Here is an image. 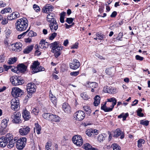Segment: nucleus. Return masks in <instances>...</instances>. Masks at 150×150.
Instances as JSON below:
<instances>
[{
    "mask_svg": "<svg viewBox=\"0 0 150 150\" xmlns=\"http://www.w3.org/2000/svg\"><path fill=\"white\" fill-rule=\"evenodd\" d=\"M36 86L33 83H28L26 85V90L28 93L33 94L36 91Z\"/></svg>",
    "mask_w": 150,
    "mask_h": 150,
    "instance_id": "1a4fd4ad",
    "label": "nucleus"
},
{
    "mask_svg": "<svg viewBox=\"0 0 150 150\" xmlns=\"http://www.w3.org/2000/svg\"><path fill=\"white\" fill-rule=\"evenodd\" d=\"M33 45H30L27 47L23 50V53L26 54L29 53L33 50Z\"/></svg>",
    "mask_w": 150,
    "mask_h": 150,
    "instance_id": "bb28decb",
    "label": "nucleus"
},
{
    "mask_svg": "<svg viewBox=\"0 0 150 150\" xmlns=\"http://www.w3.org/2000/svg\"><path fill=\"white\" fill-rule=\"evenodd\" d=\"M55 15L52 13H50L47 16V20L49 22H52L56 21L55 18Z\"/></svg>",
    "mask_w": 150,
    "mask_h": 150,
    "instance_id": "6ab92c4d",
    "label": "nucleus"
},
{
    "mask_svg": "<svg viewBox=\"0 0 150 150\" xmlns=\"http://www.w3.org/2000/svg\"><path fill=\"white\" fill-rule=\"evenodd\" d=\"M33 8L37 12H38L40 10L39 6L35 4L33 5Z\"/></svg>",
    "mask_w": 150,
    "mask_h": 150,
    "instance_id": "13d9d810",
    "label": "nucleus"
},
{
    "mask_svg": "<svg viewBox=\"0 0 150 150\" xmlns=\"http://www.w3.org/2000/svg\"><path fill=\"white\" fill-rule=\"evenodd\" d=\"M80 96L84 100H87L89 99L88 96L86 93L81 94Z\"/></svg>",
    "mask_w": 150,
    "mask_h": 150,
    "instance_id": "c03bdc74",
    "label": "nucleus"
},
{
    "mask_svg": "<svg viewBox=\"0 0 150 150\" xmlns=\"http://www.w3.org/2000/svg\"><path fill=\"white\" fill-rule=\"evenodd\" d=\"M17 61V58L14 57L9 59L8 63L10 64H12L14 63Z\"/></svg>",
    "mask_w": 150,
    "mask_h": 150,
    "instance_id": "58836bf2",
    "label": "nucleus"
},
{
    "mask_svg": "<svg viewBox=\"0 0 150 150\" xmlns=\"http://www.w3.org/2000/svg\"><path fill=\"white\" fill-rule=\"evenodd\" d=\"M120 135H121L120 138L121 139H122L124 138V134L123 132L121 131L120 129L117 128L114 132L113 137H117Z\"/></svg>",
    "mask_w": 150,
    "mask_h": 150,
    "instance_id": "dca6fc26",
    "label": "nucleus"
},
{
    "mask_svg": "<svg viewBox=\"0 0 150 150\" xmlns=\"http://www.w3.org/2000/svg\"><path fill=\"white\" fill-rule=\"evenodd\" d=\"M69 65L71 69L75 70L79 67L80 63L78 60L75 59L72 63H70Z\"/></svg>",
    "mask_w": 150,
    "mask_h": 150,
    "instance_id": "ddd939ff",
    "label": "nucleus"
},
{
    "mask_svg": "<svg viewBox=\"0 0 150 150\" xmlns=\"http://www.w3.org/2000/svg\"><path fill=\"white\" fill-rule=\"evenodd\" d=\"M91 131V133L92 134V137L94 136L95 135H97L98 134V131L96 129H90Z\"/></svg>",
    "mask_w": 150,
    "mask_h": 150,
    "instance_id": "09e8293b",
    "label": "nucleus"
},
{
    "mask_svg": "<svg viewBox=\"0 0 150 150\" xmlns=\"http://www.w3.org/2000/svg\"><path fill=\"white\" fill-rule=\"evenodd\" d=\"M73 21V19L71 18H67L66 21L69 24H70L72 23Z\"/></svg>",
    "mask_w": 150,
    "mask_h": 150,
    "instance_id": "052dcab7",
    "label": "nucleus"
},
{
    "mask_svg": "<svg viewBox=\"0 0 150 150\" xmlns=\"http://www.w3.org/2000/svg\"><path fill=\"white\" fill-rule=\"evenodd\" d=\"M84 110L87 114H90L91 112V110L90 108L88 106H85L83 107Z\"/></svg>",
    "mask_w": 150,
    "mask_h": 150,
    "instance_id": "4c0bfd02",
    "label": "nucleus"
},
{
    "mask_svg": "<svg viewBox=\"0 0 150 150\" xmlns=\"http://www.w3.org/2000/svg\"><path fill=\"white\" fill-rule=\"evenodd\" d=\"M105 139L104 136L102 134H99L98 138V141L101 142Z\"/></svg>",
    "mask_w": 150,
    "mask_h": 150,
    "instance_id": "6e6d98bb",
    "label": "nucleus"
},
{
    "mask_svg": "<svg viewBox=\"0 0 150 150\" xmlns=\"http://www.w3.org/2000/svg\"><path fill=\"white\" fill-rule=\"evenodd\" d=\"M106 103L105 102L104 104L101 105V110H103L105 112H110L112 110V109L110 107V108H108L106 106Z\"/></svg>",
    "mask_w": 150,
    "mask_h": 150,
    "instance_id": "b1692460",
    "label": "nucleus"
},
{
    "mask_svg": "<svg viewBox=\"0 0 150 150\" xmlns=\"http://www.w3.org/2000/svg\"><path fill=\"white\" fill-rule=\"evenodd\" d=\"M79 43L78 42H76L74 44L72 45L71 47V49H77L78 47Z\"/></svg>",
    "mask_w": 150,
    "mask_h": 150,
    "instance_id": "774afa93",
    "label": "nucleus"
},
{
    "mask_svg": "<svg viewBox=\"0 0 150 150\" xmlns=\"http://www.w3.org/2000/svg\"><path fill=\"white\" fill-rule=\"evenodd\" d=\"M26 142V139L25 137H21L17 141L16 147L18 150H22L25 147Z\"/></svg>",
    "mask_w": 150,
    "mask_h": 150,
    "instance_id": "423d86ee",
    "label": "nucleus"
},
{
    "mask_svg": "<svg viewBox=\"0 0 150 150\" xmlns=\"http://www.w3.org/2000/svg\"><path fill=\"white\" fill-rule=\"evenodd\" d=\"M103 91L105 93H110L111 92V88L108 86L104 87L103 89Z\"/></svg>",
    "mask_w": 150,
    "mask_h": 150,
    "instance_id": "a18cd8bd",
    "label": "nucleus"
},
{
    "mask_svg": "<svg viewBox=\"0 0 150 150\" xmlns=\"http://www.w3.org/2000/svg\"><path fill=\"white\" fill-rule=\"evenodd\" d=\"M4 139V136H2L0 138V146L1 147H5L8 143Z\"/></svg>",
    "mask_w": 150,
    "mask_h": 150,
    "instance_id": "4be33fe9",
    "label": "nucleus"
},
{
    "mask_svg": "<svg viewBox=\"0 0 150 150\" xmlns=\"http://www.w3.org/2000/svg\"><path fill=\"white\" fill-rule=\"evenodd\" d=\"M13 140L8 142V143H9L7 145V147L8 148L11 149L14 146L16 142H13Z\"/></svg>",
    "mask_w": 150,
    "mask_h": 150,
    "instance_id": "a19ab883",
    "label": "nucleus"
},
{
    "mask_svg": "<svg viewBox=\"0 0 150 150\" xmlns=\"http://www.w3.org/2000/svg\"><path fill=\"white\" fill-rule=\"evenodd\" d=\"M52 114L49 113H45L42 114V116L45 119L50 121Z\"/></svg>",
    "mask_w": 150,
    "mask_h": 150,
    "instance_id": "7c9ffc66",
    "label": "nucleus"
},
{
    "mask_svg": "<svg viewBox=\"0 0 150 150\" xmlns=\"http://www.w3.org/2000/svg\"><path fill=\"white\" fill-rule=\"evenodd\" d=\"M30 129L29 127L26 126H22L19 129V132L20 134L22 135H25L29 132Z\"/></svg>",
    "mask_w": 150,
    "mask_h": 150,
    "instance_id": "f8f14e48",
    "label": "nucleus"
},
{
    "mask_svg": "<svg viewBox=\"0 0 150 150\" xmlns=\"http://www.w3.org/2000/svg\"><path fill=\"white\" fill-rule=\"evenodd\" d=\"M57 35V33H53L52 34L51 36L49 37V39L52 40Z\"/></svg>",
    "mask_w": 150,
    "mask_h": 150,
    "instance_id": "bf43d9fd",
    "label": "nucleus"
},
{
    "mask_svg": "<svg viewBox=\"0 0 150 150\" xmlns=\"http://www.w3.org/2000/svg\"><path fill=\"white\" fill-rule=\"evenodd\" d=\"M84 149L86 150H97L96 148L93 147L88 143H86L84 145Z\"/></svg>",
    "mask_w": 150,
    "mask_h": 150,
    "instance_id": "cd10ccee",
    "label": "nucleus"
},
{
    "mask_svg": "<svg viewBox=\"0 0 150 150\" xmlns=\"http://www.w3.org/2000/svg\"><path fill=\"white\" fill-rule=\"evenodd\" d=\"M40 63L38 61H34L30 66V68L33 73H36L44 70V68L41 66H39Z\"/></svg>",
    "mask_w": 150,
    "mask_h": 150,
    "instance_id": "7ed1b4c3",
    "label": "nucleus"
},
{
    "mask_svg": "<svg viewBox=\"0 0 150 150\" xmlns=\"http://www.w3.org/2000/svg\"><path fill=\"white\" fill-rule=\"evenodd\" d=\"M10 80L12 84L15 86L22 85L24 81L20 77L13 76L10 78Z\"/></svg>",
    "mask_w": 150,
    "mask_h": 150,
    "instance_id": "39448f33",
    "label": "nucleus"
},
{
    "mask_svg": "<svg viewBox=\"0 0 150 150\" xmlns=\"http://www.w3.org/2000/svg\"><path fill=\"white\" fill-rule=\"evenodd\" d=\"M12 122L16 124H19L22 123L21 119V113L20 112H15L11 116Z\"/></svg>",
    "mask_w": 150,
    "mask_h": 150,
    "instance_id": "20e7f679",
    "label": "nucleus"
},
{
    "mask_svg": "<svg viewBox=\"0 0 150 150\" xmlns=\"http://www.w3.org/2000/svg\"><path fill=\"white\" fill-rule=\"evenodd\" d=\"M11 33V31L9 29H6L5 30L6 37V38H8L10 36Z\"/></svg>",
    "mask_w": 150,
    "mask_h": 150,
    "instance_id": "3c124183",
    "label": "nucleus"
},
{
    "mask_svg": "<svg viewBox=\"0 0 150 150\" xmlns=\"http://www.w3.org/2000/svg\"><path fill=\"white\" fill-rule=\"evenodd\" d=\"M41 44H43V45L45 46H47V47L50 44H49V43L46 42L45 41V40H44L43 39L40 42V45Z\"/></svg>",
    "mask_w": 150,
    "mask_h": 150,
    "instance_id": "de8ad7c7",
    "label": "nucleus"
},
{
    "mask_svg": "<svg viewBox=\"0 0 150 150\" xmlns=\"http://www.w3.org/2000/svg\"><path fill=\"white\" fill-rule=\"evenodd\" d=\"M108 102H112V105L110 106V107L113 109L115 105L116 104L117 100L114 98H111L108 99Z\"/></svg>",
    "mask_w": 150,
    "mask_h": 150,
    "instance_id": "393cba45",
    "label": "nucleus"
},
{
    "mask_svg": "<svg viewBox=\"0 0 150 150\" xmlns=\"http://www.w3.org/2000/svg\"><path fill=\"white\" fill-rule=\"evenodd\" d=\"M39 110L38 108H34L32 111V112H33L35 115H37L39 112Z\"/></svg>",
    "mask_w": 150,
    "mask_h": 150,
    "instance_id": "4d7b16f0",
    "label": "nucleus"
},
{
    "mask_svg": "<svg viewBox=\"0 0 150 150\" xmlns=\"http://www.w3.org/2000/svg\"><path fill=\"white\" fill-rule=\"evenodd\" d=\"M37 34L35 33H34L32 30H30L28 34V36L29 37H32L36 36Z\"/></svg>",
    "mask_w": 150,
    "mask_h": 150,
    "instance_id": "8fccbe9b",
    "label": "nucleus"
},
{
    "mask_svg": "<svg viewBox=\"0 0 150 150\" xmlns=\"http://www.w3.org/2000/svg\"><path fill=\"white\" fill-rule=\"evenodd\" d=\"M22 46V44L20 42L19 43H16L14 47L15 48L14 49L15 50H16L17 51H20L22 49L21 47Z\"/></svg>",
    "mask_w": 150,
    "mask_h": 150,
    "instance_id": "72a5a7b5",
    "label": "nucleus"
},
{
    "mask_svg": "<svg viewBox=\"0 0 150 150\" xmlns=\"http://www.w3.org/2000/svg\"><path fill=\"white\" fill-rule=\"evenodd\" d=\"M112 146L113 148V150H120V147L116 144H112Z\"/></svg>",
    "mask_w": 150,
    "mask_h": 150,
    "instance_id": "37998d69",
    "label": "nucleus"
},
{
    "mask_svg": "<svg viewBox=\"0 0 150 150\" xmlns=\"http://www.w3.org/2000/svg\"><path fill=\"white\" fill-rule=\"evenodd\" d=\"M29 30V29L28 30H27L26 31V32H24L22 34L18 35V38L20 39L23 38L25 36V35L28 32Z\"/></svg>",
    "mask_w": 150,
    "mask_h": 150,
    "instance_id": "603ef678",
    "label": "nucleus"
},
{
    "mask_svg": "<svg viewBox=\"0 0 150 150\" xmlns=\"http://www.w3.org/2000/svg\"><path fill=\"white\" fill-rule=\"evenodd\" d=\"M86 87L90 88H96L98 86V84L94 82H88L87 83Z\"/></svg>",
    "mask_w": 150,
    "mask_h": 150,
    "instance_id": "5701e85b",
    "label": "nucleus"
},
{
    "mask_svg": "<svg viewBox=\"0 0 150 150\" xmlns=\"http://www.w3.org/2000/svg\"><path fill=\"white\" fill-rule=\"evenodd\" d=\"M12 12L11 8L10 7L7 8H4L1 11V13L2 14H4L6 13H10Z\"/></svg>",
    "mask_w": 150,
    "mask_h": 150,
    "instance_id": "e433bc0d",
    "label": "nucleus"
},
{
    "mask_svg": "<svg viewBox=\"0 0 150 150\" xmlns=\"http://www.w3.org/2000/svg\"><path fill=\"white\" fill-rule=\"evenodd\" d=\"M24 92L20 88L17 87H13L12 88L11 92V94L15 98L20 97L23 94Z\"/></svg>",
    "mask_w": 150,
    "mask_h": 150,
    "instance_id": "0eeeda50",
    "label": "nucleus"
},
{
    "mask_svg": "<svg viewBox=\"0 0 150 150\" xmlns=\"http://www.w3.org/2000/svg\"><path fill=\"white\" fill-rule=\"evenodd\" d=\"M6 4L2 1H0V7H4L6 6Z\"/></svg>",
    "mask_w": 150,
    "mask_h": 150,
    "instance_id": "338daca9",
    "label": "nucleus"
},
{
    "mask_svg": "<svg viewBox=\"0 0 150 150\" xmlns=\"http://www.w3.org/2000/svg\"><path fill=\"white\" fill-rule=\"evenodd\" d=\"M65 14V12H62L60 14V22L62 23H63L64 22V18Z\"/></svg>",
    "mask_w": 150,
    "mask_h": 150,
    "instance_id": "79ce46f5",
    "label": "nucleus"
},
{
    "mask_svg": "<svg viewBox=\"0 0 150 150\" xmlns=\"http://www.w3.org/2000/svg\"><path fill=\"white\" fill-rule=\"evenodd\" d=\"M72 141L74 143L79 146L82 145L83 142V139L80 135L74 136L72 138Z\"/></svg>",
    "mask_w": 150,
    "mask_h": 150,
    "instance_id": "6e6552de",
    "label": "nucleus"
},
{
    "mask_svg": "<svg viewBox=\"0 0 150 150\" xmlns=\"http://www.w3.org/2000/svg\"><path fill=\"white\" fill-rule=\"evenodd\" d=\"M94 105L95 106H97L100 103V96L96 95L94 98Z\"/></svg>",
    "mask_w": 150,
    "mask_h": 150,
    "instance_id": "c85d7f7f",
    "label": "nucleus"
},
{
    "mask_svg": "<svg viewBox=\"0 0 150 150\" xmlns=\"http://www.w3.org/2000/svg\"><path fill=\"white\" fill-rule=\"evenodd\" d=\"M50 45L52 49L51 52L54 53L56 57H58L61 54V51L63 47V46L58 45L57 42L56 41L50 44Z\"/></svg>",
    "mask_w": 150,
    "mask_h": 150,
    "instance_id": "f03ea898",
    "label": "nucleus"
},
{
    "mask_svg": "<svg viewBox=\"0 0 150 150\" xmlns=\"http://www.w3.org/2000/svg\"><path fill=\"white\" fill-rule=\"evenodd\" d=\"M32 94L28 93V94L27 96H26L25 97V99L24 100L26 102H27L28 101L29 99L30 98L32 97Z\"/></svg>",
    "mask_w": 150,
    "mask_h": 150,
    "instance_id": "5fc2aeb1",
    "label": "nucleus"
},
{
    "mask_svg": "<svg viewBox=\"0 0 150 150\" xmlns=\"http://www.w3.org/2000/svg\"><path fill=\"white\" fill-rule=\"evenodd\" d=\"M2 21L1 22V24L3 25H5L7 24L8 22V19L7 20L5 18H2Z\"/></svg>",
    "mask_w": 150,
    "mask_h": 150,
    "instance_id": "0e129e2a",
    "label": "nucleus"
},
{
    "mask_svg": "<svg viewBox=\"0 0 150 150\" xmlns=\"http://www.w3.org/2000/svg\"><path fill=\"white\" fill-rule=\"evenodd\" d=\"M62 108L65 112L69 113L71 111V108L67 103H64L63 104Z\"/></svg>",
    "mask_w": 150,
    "mask_h": 150,
    "instance_id": "412c9836",
    "label": "nucleus"
},
{
    "mask_svg": "<svg viewBox=\"0 0 150 150\" xmlns=\"http://www.w3.org/2000/svg\"><path fill=\"white\" fill-rule=\"evenodd\" d=\"M22 115L23 118L25 120H29L30 117L29 112L26 110H24L22 112Z\"/></svg>",
    "mask_w": 150,
    "mask_h": 150,
    "instance_id": "aec40b11",
    "label": "nucleus"
},
{
    "mask_svg": "<svg viewBox=\"0 0 150 150\" xmlns=\"http://www.w3.org/2000/svg\"><path fill=\"white\" fill-rule=\"evenodd\" d=\"M85 116V112L81 110L76 112L74 115V118L78 121L82 120L84 118Z\"/></svg>",
    "mask_w": 150,
    "mask_h": 150,
    "instance_id": "9d476101",
    "label": "nucleus"
},
{
    "mask_svg": "<svg viewBox=\"0 0 150 150\" xmlns=\"http://www.w3.org/2000/svg\"><path fill=\"white\" fill-rule=\"evenodd\" d=\"M49 96L52 102L54 104H55L56 103V97L51 93H50Z\"/></svg>",
    "mask_w": 150,
    "mask_h": 150,
    "instance_id": "f704fd0d",
    "label": "nucleus"
},
{
    "mask_svg": "<svg viewBox=\"0 0 150 150\" xmlns=\"http://www.w3.org/2000/svg\"><path fill=\"white\" fill-rule=\"evenodd\" d=\"M4 137V139L8 143L9 141L13 140V136L11 134H8L6 135Z\"/></svg>",
    "mask_w": 150,
    "mask_h": 150,
    "instance_id": "c756f323",
    "label": "nucleus"
},
{
    "mask_svg": "<svg viewBox=\"0 0 150 150\" xmlns=\"http://www.w3.org/2000/svg\"><path fill=\"white\" fill-rule=\"evenodd\" d=\"M8 131L7 128L0 126V134L3 135Z\"/></svg>",
    "mask_w": 150,
    "mask_h": 150,
    "instance_id": "2f4dec72",
    "label": "nucleus"
},
{
    "mask_svg": "<svg viewBox=\"0 0 150 150\" xmlns=\"http://www.w3.org/2000/svg\"><path fill=\"white\" fill-rule=\"evenodd\" d=\"M96 35L98 38L99 40H102L103 38L105 37V35H101L100 34H97Z\"/></svg>",
    "mask_w": 150,
    "mask_h": 150,
    "instance_id": "680f3d73",
    "label": "nucleus"
},
{
    "mask_svg": "<svg viewBox=\"0 0 150 150\" xmlns=\"http://www.w3.org/2000/svg\"><path fill=\"white\" fill-rule=\"evenodd\" d=\"M79 72V71L72 72H71L70 74L72 76H76L78 75Z\"/></svg>",
    "mask_w": 150,
    "mask_h": 150,
    "instance_id": "69168bd1",
    "label": "nucleus"
},
{
    "mask_svg": "<svg viewBox=\"0 0 150 150\" xmlns=\"http://www.w3.org/2000/svg\"><path fill=\"white\" fill-rule=\"evenodd\" d=\"M8 120L3 119L2 121L0 126L7 128L8 123Z\"/></svg>",
    "mask_w": 150,
    "mask_h": 150,
    "instance_id": "c9c22d12",
    "label": "nucleus"
},
{
    "mask_svg": "<svg viewBox=\"0 0 150 150\" xmlns=\"http://www.w3.org/2000/svg\"><path fill=\"white\" fill-rule=\"evenodd\" d=\"M11 109L14 110L18 109L19 107V100L17 98H14L11 100Z\"/></svg>",
    "mask_w": 150,
    "mask_h": 150,
    "instance_id": "9b49d317",
    "label": "nucleus"
},
{
    "mask_svg": "<svg viewBox=\"0 0 150 150\" xmlns=\"http://www.w3.org/2000/svg\"><path fill=\"white\" fill-rule=\"evenodd\" d=\"M19 16L20 14L18 12H13L11 14L8 15L7 19L8 20H12L19 17Z\"/></svg>",
    "mask_w": 150,
    "mask_h": 150,
    "instance_id": "f3484780",
    "label": "nucleus"
},
{
    "mask_svg": "<svg viewBox=\"0 0 150 150\" xmlns=\"http://www.w3.org/2000/svg\"><path fill=\"white\" fill-rule=\"evenodd\" d=\"M49 27L52 32L56 31L58 28V24L56 21L50 22Z\"/></svg>",
    "mask_w": 150,
    "mask_h": 150,
    "instance_id": "4468645a",
    "label": "nucleus"
},
{
    "mask_svg": "<svg viewBox=\"0 0 150 150\" xmlns=\"http://www.w3.org/2000/svg\"><path fill=\"white\" fill-rule=\"evenodd\" d=\"M145 141L144 140L140 139L138 140L137 141L138 146L139 148H140L142 146V144L144 143Z\"/></svg>",
    "mask_w": 150,
    "mask_h": 150,
    "instance_id": "ea45409f",
    "label": "nucleus"
},
{
    "mask_svg": "<svg viewBox=\"0 0 150 150\" xmlns=\"http://www.w3.org/2000/svg\"><path fill=\"white\" fill-rule=\"evenodd\" d=\"M50 121L55 122H58L60 121V118L57 115H54L52 114L51 117L50 118Z\"/></svg>",
    "mask_w": 150,
    "mask_h": 150,
    "instance_id": "a878e982",
    "label": "nucleus"
},
{
    "mask_svg": "<svg viewBox=\"0 0 150 150\" xmlns=\"http://www.w3.org/2000/svg\"><path fill=\"white\" fill-rule=\"evenodd\" d=\"M114 71V70L111 67L105 70L106 74L110 76L112 75Z\"/></svg>",
    "mask_w": 150,
    "mask_h": 150,
    "instance_id": "473e14b6",
    "label": "nucleus"
},
{
    "mask_svg": "<svg viewBox=\"0 0 150 150\" xmlns=\"http://www.w3.org/2000/svg\"><path fill=\"white\" fill-rule=\"evenodd\" d=\"M27 67L23 64H19L15 69H16L17 71L22 73H24L26 71Z\"/></svg>",
    "mask_w": 150,
    "mask_h": 150,
    "instance_id": "2eb2a0df",
    "label": "nucleus"
},
{
    "mask_svg": "<svg viewBox=\"0 0 150 150\" xmlns=\"http://www.w3.org/2000/svg\"><path fill=\"white\" fill-rule=\"evenodd\" d=\"M53 6L51 5L47 4L44 6L43 9L42 11L45 13H48L52 11Z\"/></svg>",
    "mask_w": 150,
    "mask_h": 150,
    "instance_id": "a211bd4d",
    "label": "nucleus"
},
{
    "mask_svg": "<svg viewBox=\"0 0 150 150\" xmlns=\"http://www.w3.org/2000/svg\"><path fill=\"white\" fill-rule=\"evenodd\" d=\"M140 123L144 125L147 126L149 125V121L148 120L144 121L142 120H141Z\"/></svg>",
    "mask_w": 150,
    "mask_h": 150,
    "instance_id": "864d4df0",
    "label": "nucleus"
},
{
    "mask_svg": "<svg viewBox=\"0 0 150 150\" xmlns=\"http://www.w3.org/2000/svg\"><path fill=\"white\" fill-rule=\"evenodd\" d=\"M135 58L137 60L141 61H142L144 59V57H142L139 55H136L135 56Z\"/></svg>",
    "mask_w": 150,
    "mask_h": 150,
    "instance_id": "e2e57ef3",
    "label": "nucleus"
},
{
    "mask_svg": "<svg viewBox=\"0 0 150 150\" xmlns=\"http://www.w3.org/2000/svg\"><path fill=\"white\" fill-rule=\"evenodd\" d=\"M52 146V144L51 142H47L45 145V150H52L50 148Z\"/></svg>",
    "mask_w": 150,
    "mask_h": 150,
    "instance_id": "49530a36",
    "label": "nucleus"
},
{
    "mask_svg": "<svg viewBox=\"0 0 150 150\" xmlns=\"http://www.w3.org/2000/svg\"><path fill=\"white\" fill-rule=\"evenodd\" d=\"M16 28L19 31L25 30L28 26V21L26 18H21L17 20L15 23Z\"/></svg>",
    "mask_w": 150,
    "mask_h": 150,
    "instance_id": "f257e3e1",
    "label": "nucleus"
}]
</instances>
